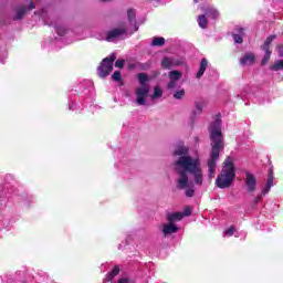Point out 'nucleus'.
Returning a JSON list of instances; mask_svg holds the SVG:
<instances>
[{"label":"nucleus","mask_w":283,"mask_h":283,"mask_svg":"<svg viewBox=\"0 0 283 283\" xmlns=\"http://www.w3.org/2000/svg\"><path fill=\"white\" fill-rule=\"evenodd\" d=\"M175 160L172 167L176 174L177 189H185L186 198L196 196L197 187H202L205 182V172L202 171V161L199 156H190L189 148L179 146L174 151Z\"/></svg>","instance_id":"nucleus-1"},{"label":"nucleus","mask_w":283,"mask_h":283,"mask_svg":"<svg viewBox=\"0 0 283 283\" xmlns=\"http://www.w3.org/2000/svg\"><path fill=\"white\" fill-rule=\"evenodd\" d=\"M208 132L210 134L211 153L207 161L208 178L211 180L216 178V168L220 160V149H224V137L222 136V123L219 118H216L209 126Z\"/></svg>","instance_id":"nucleus-2"},{"label":"nucleus","mask_w":283,"mask_h":283,"mask_svg":"<svg viewBox=\"0 0 283 283\" xmlns=\"http://www.w3.org/2000/svg\"><path fill=\"white\" fill-rule=\"evenodd\" d=\"M223 165L220 175L216 179V185L219 189H229L233 184V180H235V167L233 166L231 157H228Z\"/></svg>","instance_id":"nucleus-3"},{"label":"nucleus","mask_w":283,"mask_h":283,"mask_svg":"<svg viewBox=\"0 0 283 283\" xmlns=\"http://www.w3.org/2000/svg\"><path fill=\"white\" fill-rule=\"evenodd\" d=\"M138 81L142 87H137L136 90V96H137V105H145L148 94H149V86L147 84V81H149V77L145 73L138 74Z\"/></svg>","instance_id":"nucleus-4"},{"label":"nucleus","mask_w":283,"mask_h":283,"mask_svg":"<svg viewBox=\"0 0 283 283\" xmlns=\"http://www.w3.org/2000/svg\"><path fill=\"white\" fill-rule=\"evenodd\" d=\"M114 61H116V54L114 53L102 61L97 69V74L101 78H105L112 74V71L114 70Z\"/></svg>","instance_id":"nucleus-5"},{"label":"nucleus","mask_w":283,"mask_h":283,"mask_svg":"<svg viewBox=\"0 0 283 283\" xmlns=\"http://www.w3.org/2000/svg\"><path fill=\"white\" fill-rule=\"evenodd\" d=\"M169 82L167 84L168 90H176L178 87V81L182 78V73L180 71H170L168 73Z\"/></svg>","instance_id":"nucleus-6"},{"label":"nucleus","mask_w":283,"mask_h":283,"mask_svg":"<svg viewBox=\"0 0 283 283\" xmlns=\"http://www.w3.org/2000/svg\"><path fill=\"white\" fill-rule=\"evenodd\" d=\"M124 34H127V27L113 29L112 31L107 32L106 41H116V39H120V36H124Z\"/></svg>","instance_id":"nucleus-7"},{"label":"nucleus","mask_w":283,"mask_h":283,"mask_svg":"<svg viewBox=\"0 0 283 283\" xmlns=\"http://www.w3.org/2000/svg\"><path fill=\"white\" fill-rule=\"evenodd\" d=\"M258 181L255 180V176L251 172L245 174V187L249 193H253L256 189Z\"/></svg>","instance_id":"nucleus-8"},{"label":"nucleus","mask_w":283,"mask_h":283,"mask_svg":"<svg viewBox=\"0 0 283 283\" xmlns=\"http://www.w3.org/2000/svg\"><path fill=\"white\" fill-rule=\"evenodd\" d=\"M234 43H243V36H244V28H237L234 32L232 33Z\"/></svg>","instance_id":"nucleus-9"},{"label":"nucleus","mask_w":283,"mask_h":283,"mask_svg":"<svg viewBox=\"0 0 283 283\" xmlns=\"http://www.w3.org/2000/svg\"><path fill=\"white\" fill-rule=\"evenodd\" d=\"M164 235H171V233H178V227L174 223H165L163 228Z\"/></svg>","instance_id":"nucleus-10"},{"label":"nucleus","mask_w":283,"mask_h":283,"mask_svg":"<svg viewBox=\"0 0 283 283\" xmlns=\"http://www.w3.org/2000/svg\"><path fill=\"white\" fill-rule=\"evenodd\" d=\"M240 63L242 65H253L255 63V55L253 53H245Z\"/></svg>","instance_id":"nucleus-11"},{"label":"nucleus","mask_w":283,"mask_h":283,"mask_svg":"<svg viewBox=\"0 0 283 283\" xmlns=\"http://www.w3.org/2000/svg\"><path fill=\"white\" fill-rule=\"evenodd\" d=\"M271 187H273V170L269 171V178L266 181L265 188L261 191V196H266L269 191H271Z\"/></svg>","instance_id":"nucleus-12"},{"label":"nucleus","mask_w":283,"mask_h":283,"mask_svg":"<svg viewBox=\"0 0 283 283\" xmlns=\"http://www.w3.org/2000/svg\"><path fill=\"white\" fill-rule=\"evenodd\" d=\"M182 218H185V214H182V212H169L167 214L168 222H180Z\"/></svg>","instance_id":"nucleus-13"},{"label":"nucleus","mask_w":283,"mask_h":283,"mask_svg":"<svg viewBox=\"0 0 283 283\" xmlns=\"http://www.w3.org/2000/svg\"><path fill=\"white\" fill-rule=\"evenodd\" d=\"M208 65H209V62L207 61V59L203 57L201 60L199 71L197 72V75H196L197 78H202V76L205 75V72H207Z\"/></svg>","instance_id":"nucleus-14"},{"label":"nucleus","mask_w":283,"mask_h":283,"mask_svg":"<svg viewBox=\"0 0 283 283\" xmlns=\"http://www.w3.org/2000/svg\"><path fill=\"white\" fill-rule=\"evenodd\" d=\"M127 17L130 25H135L134 32H138V27H136V11L133 9H129L127 11Z\"/></svg>","instance_id":"nucleus-15"},{"label":"nucleus","mask_w":283,"mask_h":283,"mask_svg":"<svg viewBox=\"0 0 283 283\" xmlns=\"http://www.w3.org/2000/svg\"><path fill=\"white\" fill-rule=\"evenodd\" d=\"M120 273V268L118 265H115L114 269L106 275L103 283L112 282L113 277H116Z\"/></svg>","instance_id":"nucleus-16"},{"label":"nucleus","mask_w":283,"mask_h":283,"mask_svg":"<svg viewBox=\"0 0 283 283\" xmlns=\"http://www.w3.org/2000/svg\"><path fill=\"white\" fill-rule=\"evenodd\" d=\"M27 11H28V9L25 7H19L15 10V15L13 17L14 21H19V20L23 19V17H25Z\"/></svg>","instance_id":"nucleus-17"},{"label":"nucleus","mask_w":283,"mask_h":283,"mask_svg":"<svg viewBox=\"0 0 283 283\" xmlns=\"http://www.w3.org/2000/svg\"><path fill=\"white\" fill-rule=\"evenodd\" d=\"M161 67H164V70H171V67H174V59L164 57L161 61Z\"/></svg>","instance_id":"nucleus-18"},{"label":"nucleus","mask_w":283,"mask_h":283,"mask_svg":"<svg viewBox=\"0 0 283 283\" xmlns=\"http://www.w3.org/2000/svg\"><path fill=\"white\" fill-rule=\"evenodd\" d=\"M203 12L207 17H210V19H218V17H220V13L218 12V10L213 8H208L203 10Z\"/></svg>","instance_id":"nucleus-19"},{"label":"nucleus","mask_w":283,"mask_h":283,"mask_svg":"<svg viewBox=\"0 0 283 283\" xmlns=\"http://www.w3.org/2000/svg\"><path fill=\"white\" fill-rule=\"evenodd\" d=\"M208 23L209 22L207 21V13L198 17L199 28H202V30H205L207 28Z\"/></svg>","instance_id":"nucleus-20"},{"label":"nucleus","mask_w":283,"mask_h":283,"mask_svg":"<svg viewBox=\"0 0 283 283\" xmlns=\"http://www.w3.org/2000/svg\"><path fill=\"white\" fill-rule=\"evenodd\" d=\"M193 114L197 116L198 114H202V109H205V102H196L195 103Z\"/></svg>","instance_id":"nucleus-21"},{"label":"nucleus","mask_w":283,"mask_h":283,"mask_svg":"<svg viewBox=\"0 0 283 283\" xmlns=\"http://www.w3.org/2000/svg\"><path fill=\"white\" fill-rule=\"evenodd\" d=\"M172 65H174V67L179 66V65H185V57L172 56Z\"/></svg>","instance_id":"nucleus-22"},{"label":"nucleus","mask_w":283,"mask_h":283,"mask_svg":"<svg viewBox=\"0 0 283 283\" xmlns=\"http://www.w3.org/2000/svg\"><path fill=\"white\" fill-rule=\"evenodd\" d=\"M270 70L273 72H280V70H283V60L276 61L272 66H270Z\"/></svg>","instance_id":"nucleus-23"},{"label":"nucleus","mask_w":283,"mask_h":283,"mask_svg":"<svg viewBox=\"0 0 283 283\" xmlns=\"http://www.w3.org/2000/svg\"><path fill=\"white\" fill-rule=\"evenodd\" d=\"M263 50H264L265 54L261 61V64L266 65L269 63V59H271V51L269 49H266V46Z\"/></svg>","instance_id":"nucleus-24"},{"label":"nucleus","mask_w":283,"mask_h":283,"mask_svg":"<svg viewBox=\"0 0 283 283\" xmlns=\"http://www.w3.org/2000/svg\"><path fill=\"white\" fill-rule=\"evenodd\" d=\"M151 45L163 46L165 45V38L156 36L153 39Z\"/></svg>","instance_id":"nucleus-25"},{"label":"nucleus","mask_w":283,"mask_h":283,"mask_svg":"<svg viewBox=\"0 0 283 283\" xmlns=\"http://www.w3.org/2000/svg\"><path fill=\"white\" fill-rule=\"evenodd\" d=\"M160 97H163V88H160V86H155L151 98H160Z\"/></svg>","instance_id":"nucleus-26"},{"label":"nucleus","mask_w":283,"mask_h":283,"mask_svg":"<svg viewBox=\"0 0 283 283\" xmlns=\"http://www.w3.org/2000/svg\"><path fill=\"white\" fill-rule=\"evenodd\" d=\"M172 96H174V98H176L177 101H180V99L185 98V88H181V90H179V91H176Z\"/></svg>","instance_id":"nucleus-27"},{"label":"nucleus","mask_w":283,"mask_h":283,"mask_svg":"<svg viewBox=\"0 0 283 283\" xmlns=\"http://www.w3.org/2000/svg\"><path fill=\"white\" fill-rule=\"evenodd\" d=\"M275 39V35H270L269 38H266L264 45H263V50H269V45H271V43H273V40Z\"/></svg>","instance_id":"nucleus-28"},{"label":"nucleus","mask_w":283,"mask_h":283,"mask_svg":"<svg viewBox=\"0 0 283 283\" xmlns=\"http://www.w3.org/2000/svg\"><path fill=\"white\" fill-rule=\"evenodd\" d=\"M54 28H55V32H57V34L60 36H63L65 34V28L64 27L54 24Z\"/></svg>","instance_id":"nucleus-29"},{"label":"nucleus","mask_w":283,"mask_h":283,"mask_svg":"<svg viewBox=\"0 0 283 283\" xmlns=\"http://www.w3.org/2000/svg\"><path fill=\"white\" fill-rule=\"evenodd\" d=\"M233 233H235L234 227H230L228 230L224 231V235L228 238H231V235H233Z\"/></svg>","instance_id":"nucleus-30"},{"label":"nucleus","mask_w":283,"mask_h":283,"mask_svg":"<svg viewBox=\"0 0 283 283\" xmlns=\"http://www.w3.org/2000/svg\"><path fill=\"white\" fill-rule=\"evenodd\" d=\"M113 81H120L122 74L119 71H115L112 75Z\"/></svg>","instance_id":"nucleus-31"},{"label":"nucleus","mask_w":283,"mask_h":283,"mask_svg":"<svg viewBox=\"0 0 283 283\" xmlns=\"http://www.w3.org/2000/svg\"><path fill=\"white\" fill-rule=\"evenodd\" d=\"M124 66H125V60H117V61L115 62V67L122 69V67H124Z\"/></svg>","instance_id":"nucleus-32"},{"label":"nucleus","mask_w":283,"mask_h":283,"mask_svg":"<svg viewBox=\"0 0 283 283\" xmlns=\"http://www.w3.org/2000/svg\"><path fill=\"white\" fill-rule=\"evenodd\" d=\"M182 213V216L185 217H188V216H191V208H189V207H186L185 208V210H184V212H181Z\"/></svg>","instance_id":"nucleus-33"},{"label":"nucleus","mask_w":283,"mask_h":283,"mask_svg":"<svg viewBox=\"0 0 283 283\" xmlns=\"http://www.w3.org/2000/svg\"><path fill=\"white\" fill-rule=\"evenodd\" d=\"M117 283H133L132 280L127 279V277H122L118 280Z\"/></svg>","instance_id":"nucleus-34"},{"label":"nucleus","mask_w":283,"mask_h":283,"mask_svg":"<svg viewBox=\"0 0 283 283\" xmlns=\"http://www.w3.org/2000/svg\"><path fill=\"white\" fill-rule=\"evenodd\" d=\"M279 56H283V45L279 46Z\"/></svg>","instance_id":"nucleus-35"},{"label":"nucleus","mask_w":283,"mask_h":283,"mask_svg":"<svg viewBox=\"0 0 283 283\" xmlns=\"http://www.w3.org/2000/svg\"><path fill=\"white\" fill-rule=\"evenodd\" d=\"M262 198H264V196H262V195L258 196L255 198L254 202H256V203L260 202V200H262Z\"/></svg>","instance_id":"nucleus-36"},{"label":"nucleus","mask_w":283,"mask_h":283,"mask_svg":"<svg viewBox=\"0 0 283 283\" xmlns=\"http://www.w3.org/2000/svg\"><path fill=\"white\" fill-rule=\"evenodd\" d=\"M34 2L33 1H31V3H30V6H29V10H34Z\"/></svg>","instance_id":"nucleus-37"},{"label":"nucleus","mask_w":283,"mask_h":283,"mask_svg":"<svg viewBox=\"0 0 283 283\" xmlns=\"http://www.w3.org/2000/svg\"><path fill=\"white\" fill-rule=\"evenodd\" d=\"M45 25H53L52 23L48 22V20H44Z\"/></svg>","instance_id":"nucleus-38"},{"label":"nucleus","mask_w":283,"mask_h":283,"mask_svg":"<svg viewBox=\"0 0 283 283\" xmlns=\"http://www.w3.org/2000/svg\"><path fill=\"white\" fill-rule=\"evenodd\" d=\"M195 3H198V0H195Z\"/></svg>","instance_id":"nucleus-39"},{"label":"nucleus","mask_w":283,"mask_h":283,"mask_svg":"<svg viewBox=\"0 0 283 283\" xmlns=\"http://www.w3.org/2000/svg\"><path fill=\"white\" fill-rule=\"evenodd\" d=\"M41 17H43V11H42V13H41Z\"/></svg>","instance_id":"nucleus-40"},{"label":"nucleus","mask_w":283,"mask_h":283,"mask_svg":"<svg viewBox=\"0 0 283 283\" xmlns=\"http://www.w3.org/2000/svg\"><path fill=\"white\" fill-rule=\"evenodd\" d=\"M102 1H107V0H102Z\"/></svg>","instance_id":"nucleus-41"}]
</instances>
